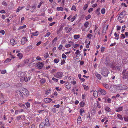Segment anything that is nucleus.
<instances>
[{"mask_svg":"<svg viewBox=\"0 0 128 128\" xmlns=\"http://www.w3.org/2000/svg\"><path fill=\"white\" fill-rule=\"evenodd\" d=\"M60 107V105L59 104L55 105L54 106V107L59 108Z\"/></svg>","mask_w":128,"mask_h":128,"instance_id":"55","label":"nucleus"},{"mask_svg":"<svg viewBox=\"0 0 128 128\" xmlns=\"http://www.w3.org/2000/svg\"><path fill=\"white\" fill-rule=\"evenodd\" d=\"M79 46V44H75L74 45V48H76L77 47Z\"/></svg>","mask_w":128,"mask_h":128,"instance_id":"62","label":"nucleus"},{"mask_svg":"<svg viewBox=\"0 0 128 128\" xmlns=\"http://www.w3.org/2000/svg\"><path fill=\"white\" fill-rule=\"evenodd\" d=\"M81 121V118L80 116L78 117V122H79L80 123Z\"/></svg>","mask_w":128,"mask_h":128,"instance_id":"43","label":"nucleus"},{"mask_svg":"<svg viewBox=\"0 0 128 128\" xmlns=\"http://www.w3.org/2000/svg\"><path fill=\"white\" fill-rule=\"evenodd\" d=\"M32 35L35 36H37L38 34V32L36 31L34 32L33 33Z\"/></svg>","mask_w":128,"mask_h":128,"instance_id":"34","label":"nucleus"},{"mask_svg":"<svg viewBox=\"0 0 128 128\" xmlns=\"http://www.w3.org/2000/svg\"><path fill=\"white\" fill-rule=\"evenodd\" d=\"M95 76L98 79L100 80L101 79L102 76L100 74L96 73Z\"/></svg>","mask_w":128,"mask_h":128,"instance_id":"17","label":"nucleus"},{"mask_svg":"<svg viewBox=\"0 0 128 128\" xmlns=\"http://www.w3.org/2000/svg\"><path fill=\"white\" fill-rule=\"evenodd\" d=\"M116 90V86L114 85L111 86L110 88V90L113 92H114Z\"/></svg>","mask_w":128,"mask_h":128,"instance_id":"5","label":"nucleus"},{"mask_svg":"<svg viewBox=\"0 0 128 128\" xmlns=\"http://www.w3.org/2000/svg\"><path fill=\"white\" fill-rule=\"evenodd\" d=\"M3 87L4 88H7L10 86V85L8 83H4L3 84Z\"/></svg>","mask_w":128,"mask_h":128,"instance_id":"16","label":"nucleus"},{"mask_svg":"<svg viewBox=\"0 0 128 128\" xmlns=\"http://www.w3.org/2000/svg\"><path fill=\"white\" fill-rule=\"evenodd\" d=\"M101 12L102 14H104L105 12V10L104 8H102L101 10Z\"/></svg>","mask_w":128,"mask_h":128,"instance_id":"41","label":"nucleus"},{"mask_svg":"<svg viewBox=\"0 0 128 128\" xmlns=\"http://www.w3.org/2000/svg\"><path fill=\"white\" fill-rule=\"evenodd\" d=\"M74 39H76L80 37V36L79 34H75L74 36Z\"/></svg>","mask_w":128,"mask_h":128,"instance_id":"24","label":"nucleus"},{"mask_svg":"<svg viewBox=\"0 0 128 128\" xmlns=\"http://www.w3.org/2000/svg\"><path fill=\"white\" fill-rule=\"evenodd\" d=\"M59 61V60L58 58H56V59H55L54 60V62H55L56 63H58Z\"/></svg>","mask_w":128,"mask_h":128,"instance_id":"46","label":"nucleus"},{"mask_svg":"<svg viewBox=\"0 0 128 128\" xmlns=\"http://www.w3.org/2000/svg\"><path fill=\"white\" fill-rule=\"evenodd\" d=\"M17 56L19 57L20 59H21L23 56L22 54L21 53H19L18 54Z\"/></svg>","mask_w":128,"mask_h":128,"instance_id":"22","label":"nucleus"},{"mask_svg":"<svg viewBox=\"0 0 128 128\" xmlns=\"http://www.w3.org/2000/svg\"><path fill=\"white\" fill-rule=\"evenodd\" d=\"M55 89L58 91H60V90H62V89L61 88H60V89H59V88L58 87H56Z\"/></svg>","mask_w":128,"mask_h":128,"instance_id":"54","label":"nucleus"},{"mask_svg":"<svg viewBox=\"0 0 128 128\" xmlns=\"http://www.w3.org/2000/svg\"><path fill=\"white\" fill-rule=\"evenodd\" d=\"M45 124L46 126H48L50 125L49 120L48 118H46L45 121Z\"/></svg>","mask_w":128,"mask_h":128,"instance_id":"13","label":"nucleus"},{"mask_svg":"<svg viewBox=\"0 0 128 128\" xmlns=\"http://www.w3.org/2000/svg\"><path fill=\"white\" fill-rule=\"evenodd\" d=\"M92 36V35L91 34H88L87 37V38H89L90 39L91 38Z\"/></svg>","mask_w":128,"mask_h":128,"instance_id":"45","label":"nucleus"},{"mask_svg":"<svg viewBox=\"0 0 128 128\" xmlns=\"http://www.w3.org/2000/svg\"><path fill=\"white\" fill-rule=\"evenodd\" d=\"M57 40V37H55L54 39L52 41V42L53 43H54V42H56Z\"/></svg>","mask_w":128,"mask_h":128,"instance_id":"53","label":"nucleus"},{"mask_svg":"<svg viewBox=\"0 0 128 128\" xmlns=\"http://www.w3.org/2000/svg\"><path fill=\"white\" fill-rule=\"evenodd\" d=\"M20 80L21 81H24L25 82H27L28 80V78L26 76H24L23 78H20Z\"/></svg>","mask_w":128,"mask_h":128,"instance_id":"11","label":"nucleus"},{"mask_svg":"<svg viewBox=\"0 0 128 128\" xmlns=\"http://www.w3.org/2000/svg\"><path fill=\"white\" fill-rule=\"evenodd\" d=\"M65 85L66 87L68 89H70L71 88V85L70 84L68 83H66L65 84Z\"/></svg>","mask_w":128,"mask_h":128,"instance_id":"15","label":"nucleus"},{"mask_svg":"<svg viewBox=\"0 0 128 128\" xmlns=\"http://www.w3.org/2000/svg\"><path fill=\"white\" fill-rule=\"evenodd\" d=\"M117 117L119 119H120L121 120H123V118L122 115H121L120 114H118L117 115Z\"/></svg>","mask_w":128,"mask_h":128,"instance_id":"26","label":"nucleus"},{"mask_svg":"<svg viewBox=\"0 0 128 128\" xmlns=\"http://www.w3.org/2000/svg\"><path fill=\"white\" fill-rule=\"evenodd\" d=\"M25 75V73L23 72H18V76L20 78H23Z\"/></svg>","mask_w":128,"mask_h":128,"instance_id":"6","label":"nucleus"},{"mask_svg":"<svg viewBox=\"0 0 128 128\" xmlns=\"http://www.w3.org/2000/svg\"><path fill=\"white\" fill-rule=\"evenodd\" d=\"M62 47V45L61 44L58 47V48L59 50H61Z\"/></svg>","mask_w":128,"mask_h":128,"instance_id":"56","label":"nucleus"},{"mask_svg":"<svg viewBox=\"0 0 128 128\" xmlns=\"http://www.w3.org/2000/svg\"><path fill=\"white\" fill-rule=\"evenodd\" d=\"M93 8H90L89 9V10H88V12H89V13H90V12L92 11H93Z\"/></svg>","mask_w":128,"mask_h":128,"instance_id":"57","label":"nucleus"},{"mask_svg":"<svg viewBox=\"0 0 128 128\" xmlns=\"http://www.w3.org/2000/svg\"><path fill=\"white\" fill-rule=\"evenodd\" d=\"M52 100L48 98H46L44 99V102L46 103H49Z\"/></svg>","mask_w":128,"mask_h":128,"instance_id":"9","label":"nucleus"},{"mask_svg":"<svg viewBox=\"0 0 128 128\" xmlns=\"http://www.w3.org/2000/svg\"><path fill=\"white\" fill-rule=\"evenodd\" d=\"M71 83L72 84H73V85H74L76 84V82L75 81L73 80L71 82Z\"/></svg>","mask_w":128,"mask_h":128,"instance_id":"58","label":"nucleus"},{"mask_svg":"<svg viewBox=\"0 0 128 128\" xmlns=\"http://www.w3.org/2000/svg\"><path fill=\"white\" fill-rule=\"evenodd\" d=\"M21 118V116H18L16 117V120H18L20 119Z\"/></svg>","mask_w":128,"mask_h":128,"instance_id":"63","label":"nucleus"},{"mask_svg":"<svg viewBox=\"0 0 128 128\" xmlns=\"http://www.w3.org/2000/svg\"><path fill=\"white\" fill-rule=\"evenodd\" d=\"M126 26L125 25H124V26H122V30L121 32H123L124 30V28H126Z\"/></svg>","mask_w":128,"mask_h":128,"instance_id":"44","label":"nucleus"},{"mask_svg":"<svg viewBox=\"0 0 128 128\" xmlns=\"http://www.w3.org/2000/svg\"><path fill=\"white\" fill-rule=\"evenodd\" d=\"M88 24V22H86L84 24V26L85 28H87Z\"/></svg>","mask_w":128,"mask_h":128,"instance_id":"28","label":"nucleus"},{"mask_svg":"<svg viewBox=\"0 0 128 128\" xmlns=\"http://www.w3.org/2000/svg\"><path fill=\"white\" fill-rule=\"evenodd\" d=\"M11 44L12 45H14L16 44V42L15 41V40L13 39L11 40L10 41Z\"/></svg>","mask_w":128,"mask_h":128,"instance_id":"18","label":"nucleus"},{"mask_svg":"<svg viewBox=\"0 0 128 128\" xmlns=\"http://www.w3.org/2000/svg\"><path fill=\"white\" fill-rule=\"evenodd\" d=\"M44 64L42 63L38 62L37 65V67L39 69H40L42 68L43 67Z\"/></svg>","mask_w":128,"mask_h":128,"instance_id":"10","label":"nucleus"},{"mask_svg":"<svg viewBox=\"0 0 128 128\" xmlns=\"http://www.w3.org/2000/svg\"><path fill=\"white\" fill-rule=\"evenodd\" d=\"M85 104L84 102H80V106L81 107H83Z\"/></svg>","mask_w":128,"mask_h":128,"instance_id":"33","label":"nucleus"},{"mask_svg":"<svg viewBox=\"0 0 128 128\" xmlns=\"http://www.w3.org/2000/svg\"><path fill=\"white\" fill-rule=\"evenodd\" d=\"M52 80L54 81L57 82L58 81V79L55 78L53 77L52 78Z\"/></svg>","mask_w":128,"mask_h":128,"instance_id":"52","label":"nucleus"},{"mask_svg":"<svg viewBox=\"0 0 128 128\" xmlns=\"http://www.w3.org/2000/svg\"><path fill=\"white\" fill-rule=\"evenodd\" d=\"M125 11H124L122 12L119 15V16L118 17V19L119 20H120L122 18L124 17V16L123 15V14L125 13Z\"/></svg>","mask_w":128,"mask_h":128,"instance_id":"7","label":"nucleus"},{"mask_svg":"<svg viewBox=\"0 0 128 128\" xmlns=\"http://www.w3.org/2000/svg\"><path fill=\"white\" fill-rule=\"evenodd\" d=\"M11 59H10L9 58H7L6 60H5V61H4V62L5 63H7L8 62H10L11 61Z\"/></svg>","mask_w":128,"mask_h":128,"instance_id":"42","label":"nucleus"},{"mask_svg":"<svg viewBox=\"0 0 128 128\" xmlns=\"http://www.w3.org/2000/svg\"><path fill=\"white\" fill-rule=\"evenodd\" d=\"M71 9L72 10H74V11L76 10V6H73L71 8Z\"/></svg>","mask_w":128,"mask_h":128,"instance_id":"40","label":"nucleus"},{"mask_svg":"<svg viewBox=\"0 0 128 128\" xmlns=\"http://www.w3.org/2000/svg\"><path fill=\"white\" fill-rule=\"evenodd\" d=\"M29 60L27 59H26L24 60V63L25 64H26L28 63Z\"/></svg>","mask_w":128,"mask_h":128,"instance_id":"50","label":"nucleus"},{"mask_svg":"<svg viewBox=\"0 0 128 128\" xmlns=\"http://www.w3.org/2000/svg\"><path fill=\"white\" fill-rule=\"evenodd\" d=\"M98 92L103 95H104L106 94V92L104 90H102L101 88H99L98 90Z\"/></svg>","mask_w":128,"mask_h":128,"instance_id":"8","label":"nucleus"},{"mask_svg":"<svg viewBox=\"0 0 128 128\" xmlns=\"http://www.w3.org/2000/svg\"><path fill=\"white\" fill-rule=\"evenodd\" d=\"M2 5L6 6L8 5L7 3L6 2H5L4 1H3L2 2Z\"/></svg>","mask_w":128,"mask_h":128,"instance_id":"35","label":"nucleus"},{"mask_svg":"<svg viewBox=\"0 0 128 128\" xmlns=\"http://www.w3.org/2000/svg\"><path fill=\"white\" fill-rule=\"evenodd\" d=\"M123 109L122 106H121L116 108V112H119L122 111Z\"/></svg>","mask_w":128,"mask_h":128,"instance_id":"14","label":"nucleus"},{"mask_svg":"<svg viewBox=\"0 0 128 128\" xmlns=\"http://www.w3.org/2000/svg\"><path fill=\"white\" fill-rule=\"evenodd\" d=\"M103 85L104 87L107 89L109 87V85L106 83H104Z\"/></svg>","mask_w":128,"mask_h":128,"instance_id":"19","label":"nucleus"},{"mask_svg":"<svg viewBox=\"0 0 128 128\" xmlns=\"http://www.w3.org/2000/svg\"><path fill=\"white\" fill-rule=\"evenodd\" d=\"M70 44H67L65 46V47L66 48H68L70 47Z\"/></svg>","mask_w":128,"mask_h":128,"instance_id":"64","label":"nucleus"},{"mask_svg":"<svg viewBox=\"0 0 128 128\" xmlns=\"http://www.w3.org/2000/svg\"><path fill=\"white\" fill-rule=\"evenodd\" d=\"M83 86L84 88V89L86 90H87L88 89V87L86 85L83 84Z\"/></svg>","mask_w":128,"mask_h":128,"instance_id":"30","label":"nucleus"},{"mask_svg":"<svg viewBox=\"0 0 128 128\" xmlns=\"http://www.w3.org/2000/svg\"><path fill=\"white\" fill-rule=\"evenodd\" d=\"M25 38L24 37H23L22 38L21 42V43L22 44L24 45L25 44V43L26 42H25Z\"/></svg>","mask_w":128,"mask_h":128,"instance_id":"20","label":"nucleus"},{"mask_svg":"<svg viewBox=\"0 0 128 128\" xmlns=\"http://www.w3.org/2000/svg\"><path fill=\"white\" fill-rule=\"evenodd\" d=\"M100 10V8H98L97 9L96 11V14H97L98 15H99L100 14V13L99 12Z\"/></svg>","mask_w":128,"mask_h":128,"instance_id":"36","label":"nucleus"},{"mask_svg":"<svg viewBox=\"0 0 128 128\" xmlns=\"http://www.w3.org/2000/svg\"><path fill=\"white\" fill-rule=\"evenodd\" d=\"M62 57L63 58H66V56L64 54H63L62 55Z\"/></svg>","mask_w":128,"mask_h":128,"instance_id":"51","label":"nucleus"},{"mask_svg":"<svg viewBox=\"0 0 128 128\" xmlns=\"http://www.w3.org/2000/svg\"><path fill=\"white\" fill-rule=\"evenodd\" d=\"M62 73L61 72H58L56 74H55L54 75V76L55 77L57 78H61L62 76Z\"/></svg>","mask_w":128,"mask_h":128,"instance_id":"3","label":"nucleus"},{"mask_svg":"<svg viewBox=\"0 0 128 128\" xmlns=\"http://www.w3.org/2000/svg\"><path fill=\"white\" fill-rule=\"evenodd\" d=\"M111 100L110 99L108 98L107 100V101L109 103H110L111 102Z\"/></svg>","mask_w":128,"mask_h":128,"instance_id":"60","label":"nucleus"},{"mask_svg":"<svg viewBox=\"0 0 128 128\" xmlns=\"http://www.w3.org/2000/svg\"><path fill=\"white\" fill-rule=\"evenodd\" d=\"M88 6V4H85L84 6V8H83L84 9V10H86V8H87Z\"/></svg>","mask_w":128,"mask_h":128,"instance_id":"49","label":"nucleus"},{"mask_svg":"<svg viewBox=\"0 0 128 128\" xmlns=\"http://www.w3.org/2000/svg\"><path fill=\"white\" fill-rule=\"evenodd\" d=\"M94 96L95 97H96L98 95V92L97 91H95L94 92Z\"/></svg>","mask_w":128,"mask_h":128,"instance_id":"21","label":"nucleus"},{"mask_svg":"<svg viewBox=\"0 0 128 128\" xmlns=\"http://www.w3.org/2000/svg\"><path fill=\"white\" fill-rule=\"evenodd\" d=\"M46 82V80L45 78H42L40 80V82L42 83H44Z\"/></svg>","mask_w":128,"mask_h":128,"instance_id":"31","label":"nucleus"},{"mask_svg":"<svg viewBox=\"0 0 128 128\" xmlns=\"http://www.w3.org/2000/svg\"><path fill=\"white\" fill-rule=\"evenodd\" d=\"M91 18V15L90 14H88V16L86 17V20L90 19Z\"/></svg>","mask_w":128,"mask_h":128,"instance_id":"37","label":"nucleus"},{"mask_svg":"<svg viewBox=\"0 0 128 128\" xmlns=\"http://www.w3.org/2000/svg\"><path fill=\"white\" fill-rule=\"evenodd\" d=\"M5 33L4 31L3 30H0V33H1L2 34L4 35V34Z\"/></svg>","mask_w":128,"mask_h":128,"instance_id":"59","label":"nucleus"},{"mask_svg":"<svg viewBox=\"0 0 128 128\" xmlns=\"http://www.w3.org/2000/svg\"><path fill=\"white\" fill-rule=\"evenodd\" d=\"M56 9L58 10L62 11L63 10V8L62 7H58Z\"/></svg>","mask_w":128,"mask_h":128,"instance_id":"27","label":"nucleus"},{"mask_svg":"<svg viewBox=\"0 0 128 128\" xmlns=\"http://www.w3.org/2000/svg\"><path fill=\"white\" fill-rule=\"evenodd\" d=\"M101 74L105 76H107L108 74V70L106 68H104L102 70Z\"/></svg>","mask_w":128,"mask_h":128,"instance_id":"1","label":"nucleus"},{"mask_svg":"<svg viewBox=\"0 0 128 128\" xmlns=\"http://www.w3.org/2000/svg\"><path fill=\"white\" fill-rule=\"evenodd\" d=\"M75 19L76 18L75 17L73 16L71 18V21L72 22H73Z\"/></svg>","mask_w":128,"mask_h":128,"instance_id":"61","label":"nucleus"},{"mask_svg":"<svg viewBox=\"0 0 128 128\" xmlns=\"http://www.w3.org/2000/svg\"><path fill=\"white\" fill-rule=\"evenodd\" d=\"M45 125L44 123L42 122L40 125V128H42Z\"/></svg>","mask_w":128,"mask_h":128,"instance_id":"23","label":"nucleus"},{"mask_svg":"<svg viewBox=\"0 0 128 128\" xmlns=\"http://www.w3.org/2000/svg\"><path fill=\"white\" fill-rule=\"evenodd\" d=\"M124 120L126 121H128V117L127 116H125L124 117Z\"/></svg>","mask_w":128,"mask_h":128,"instance_id":"47","label":"nucleus"},{"mask_svg":"<svg viewBox=\"0 0 128 128\" xmlns=\"http://www.w3.org/2000/svg\"><path fill=\"white\" fill-rule=\"evenodd\" d=\"M114 35L116 37V39L117 40H118V39L119 38V34H116V32H115L114 34Z\"/></svg>","mask_w":128,"mask_h":128,"instance_id":"32","label":"nucleus"},{"mask_svg":"<svg viewBox=\"0 0 128 128\" xmlns=\"http://www.w3.org/2000/svg\"><path fill=\"white\" fill-rule=\"evenodd\" d=\"M26 25H24L22 26H20V28H19V29H18V30H20V29H22L23 28H26Z\"/></svg>","mask_w":128,"mask_h":128,"instance_id":"39","label":"nucleus"},{"mask_svg":"<svg viewBox=\"0 0 128 128\" xmlns=\"http://www.w3.org/2000/svg\"><path fill=\"white\" fill-rule=\"evenodd\" d=\"M123 74V78L124 79L128 78V72L126 71V70H123L122 72Z\"/></svg>","mask_w":128,"mask_h":128,"instance_id":"2","label":"nucleus"},{"mask_svg":"<svg viewBox=\"0 0 128 128\" xmlns=\"http://www.w3.org/2000/svg\"><path fill=\"white\" fill-rule=\"evenodd\" d=\"M50 32H48L44 35V37H48L50 35Z\"/></svg>","mask_w":128,"mask_h":128,"instance_id":"38","label":"nucleus"},{"mask_svg":"<svg viewBox=\"0 0 128 128\" xmlns=\"http://www.w3.org/2000/svg\"><path fill=\"white\" fill-rule=\"evenodd\" d=\"M22 92L24 94L26 95L27 96H28L29 95V92L28 90H27L25 89L24 92Z\"/></svg>","mask_w":128,"mask_h":128,"instance_id":"12","label":"nucleus"},{"mask_svg":"<svg viewBox=\"0 0 128 128\" xmlns=\"http://www.w3.org/2000/svg\"><path fill=\"white\" fill-rule=\"evenodd\" d=\"M26 105L28 108H29L30 106V104L28 102L26 103Z\"/></svg>","mask_w":128,"mask_h":128,"instance_id":"48","label":"nucleus"},{"mask_svg":"<svg viewBox=\"0 0 128 128\" xmlns=\"http://www.w3.org/2000/svg\"><path fill=\"white\" fill-rule=\"evenodd\" d=\"M18 93L20 95V98L22 99L23 98V95L20 92V91H18Z\"/></svg>","mask_w":128,"mask_h":128,"instance_id":"29","label":"nucleus"},{"mask_svg":"<svg viewBox=\"0 0 128 128\" xmlns=\"http://www.w3.org/2000/svg\"><path fill=\"white\" fill-rule=\"evenodd\" d=\"M118 87L119 88V89L122 90H126L128 88L127 86L122 85H120Z\"/></svg>","mask_w":128,"mask_h":128,"instance_id":"4","label":"nucleus"},{"mask_svg":"<svg viewBox=\"0 0 128 128\" xmlns=\"http://www.w3.org/2000/svg\"><path fill=\"white\" fill-rule=\"evenodd\" d=\"M105 110L107 112H109L111 111L110 110V108L106 106L105 108Z\"/></svg>","mask_w":128,"mask_h":128,"instance_id":"25","label":"nucleus"}]
</instances>
